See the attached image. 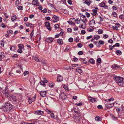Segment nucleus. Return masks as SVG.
Instances as JSON below:
<instances>
[{"mask_svg":"<svg viewBox=\"0 0 124 124\" xmlns=\"http://www.w3.org/2000/svg\"><path fill=\"white\" fill-rule=\"evenodd\" d=\"M33 34H34L33 30H32V31L31 32L30 34V36L31 37V39L32 38V37Z\"/></svg>","mask_w":124,"mask_h":124,"instance_id":"obj_51","label":"nucleus"},{"mask_svg":"<svg viewBox=\"0 0 124 124\" xmlns=\"http://www.w3.org/2000/svg\"><path fill=\"white\" fill-rule=\"evenodd\" d=\"M3 14L4 15V16L5 17V18H8V16H7L5 12H4L3 13Z\"/></svg>","mask_w":124,"mask_h":124,"instance_id":"obj_59","label":"nucleus"},{"mask_svg":"<svg viewBox=\"0 0 124 124\" xmlns=\"http://www.w3.org/2000/svg\"><path fill=\"white\" fill-rule=\"evenodd\" d=\"M93 24H95V21L93 19L91 20V23H89V25H90Z\"/></svg>","mask_w":124,"mask_h":124,"instance_id":"obj_35","label":"nucleus"},{"mask_svg":"<svg viewBox=\"0 0 124 124\" xmlns=\"http://www.w3.org/2000/svg\"><path fill=\"white\" fill-rule=\"evenodd\" d=\"M19 0H17L16 1V2H15V4L16 5H18L19 4Z\"/></svg>","mask_w":124,"mask_h":124,"instance_id":"obj_62","label":"nucleus"},{"mask_svg":"<svg viewBox=\"0 0 124 124\" xmlns=\"http://www.w3.org/2000/svg\"><path fill=\"white\" fill-rule=\"evenodd\" d=\"M46 91H41L39 93L40 96L42 97H44L46 95Z\"/></svg>","mask_w":124,"mask_h":124,"instance_id":"obj_16","label":"nucleus"},{"mask_svg":"<svg viewBox=\"0 0 124 124\" xmlns=\"http://www.w3.org/2000/svg\"><path fill=\"white\" fill-rule=\"evenodd\" d=\"M44 113V111L41 110L35 111L34 113V114L35 115L40 116L42 115Z\"/></svg>","mask_w":124,"mask_h":124,"instance_id":"obj_5","label":"nucleus"},{"mask_svg":"<svg viewBox=\"0 0 124 124\" xmlns=\"http://www.w3.org/2000/svg\"><path fill=\"white\" fill-rule=\"evenodd\" d=\"M67 31L69 33H71L72 32V30L71 28H69L67 29Z\"/></svg>","mask_w":124,"mask_h":124,"instance_id":"obj_44","label":"nucleus"},{"mask_svg":"<svg viewBox=\"0 0 124 124\" xmlns=\"http://www.w3.org/2000/svg\"><path fill=\"white\" fill-rule=\"evenodd\" d=\"M98 32L99 34H101L103 33V31L101 29H99L98 31Z\"/></svg>","mask_w":124,"mask_h":124,"instance_id":"obj_27","label":"nucleus"},{"mask_svg":"<svg viewBox=\"0 0 124 124\" xmlns=\"http://www.w3.org/2000/svg\"><path fill=\"white\" fill-rule=\"evenodd\" d=\"M55 85V84L54 83H50L49 84V86L51 88L53 87Z\"/></svg>","mask_w":124,"mask_h":124,"instance_id":"obj_32","label":"nucleus"},{"mask_svg":"<svg viewBox=\"0 0 124 124\" xmlns=\"http://www.w3.org/2000/svg\"><path fill=\"white\" fill-rule=\"evenodd\" d=\"M100 38V36L99 35H97L94 36V39H96V40H97L99 39Z\"/></svg>","mask_w":124,"mask_h":124,"instance_id":"obj_38","label":"nucleus"},{"mask_svg":"<svg viewBox=\"0 0 124 124\" xmlns=\"http://www.w3.org/2000/svg\"><path fill=\"white\" fill-rule=\"evenodd\" d=\"M104 43V42L102 40H100L98 42V44L99 45H103Z\"/></svg>","mask_w":124,"mask_h":124,"instance_id":"obj_34","label":"nucleus"},{"mask_svg":"<svg viewBox=\"0 0 124 124\" xmlns=\"http://www.w3.org/2000/svg\"><path fill=\"white\" fill-rule=\"evenodd\" d=\"M82 61L83 63L85 64H87L88 62H87L85 58L83 59L80 58Z\"/></svg>","mask_w":124,"mask_h":124,"instance_id":"obj_23","label":"nucleus"},{"mask_svg":"<svg viewBox=\"0 0 124 124\" xmlns=\"http://www.w3.org/2000/svg\"><path fill=\"white\" fill-rule=\"evenodd\" d=\"M119 67V66H118L117 65L115 64L112 66V68L113 69L115 70L117 69Z\"/></svg>","mask_w":124,"mask_h":124,"instance_id":"obj_20","label":"nucleus"},{"mask_svg":"<svg viewBox=\"0 0 124 124\" xmlns=\"http://www.w3.org/2000/svg\"><path fill=\"white\" fill-rule=\"evenodd\" d=\"M70 49V46H67L65 48V50H66L68 51V50H69Z\"/></svg>","mask_w":124,"mask_h":124,"instance_id":"obj_60","label":"nucleus"},{"mask_svg":"<svg viewBox=\"0 0 124 124\" xmlns=\"http://www.w3.org/2000/svg\"><path fill=\"white\" fill-rule=\"evenodd\" d=\"M75 113L77 114L79 116H80L81 115V114L79 112H78L77 111H75Z\"/></svg>","mask_w":124,"mask_h":124,"instance_id":"obj_57","label":"nucleus"},{"mask_svg":"<svg viewBox=\"0 0 124 124\" xmlns=\"http://www.w3.org/2000/svg\"><path fill=\"white\" fill-rule=\"evenodd\" d=\"M95 119L96 121H100V118L99 116L96 117H95Z\"/></svg>","mask_w":124,"mask_h":124,"instance_id":"obj_42","label":"nucleus"},{"mask_svg":"<svg viewBox=\"0 0 124 124\" xmlns=\"http://www.w3.org/2000/svg\"><path fill=\"white\" fill-rule=\"evenodd\" d=\"M120 25V24L118 23H116L115 24L114 26H112V28L114 30L118 31L119 30L118 28L119 27Z\"/></svg>","mask_w":124,"mask_h":124,"instance_id":"obj_7","label":"nucleus"},{"mask_svg":"<svg viewBox=\"0 0 124 124\" xmlns=\"http://www.w3.org/2000/svg\"><path fill=\"white\" fill-rule=\"evenodd\" d=\"M87 30L89 32L93 31V28L92 26H90L87 29Z\"/></svg>","mask_w":124,"mask_h":124,"instance_id":"obj_24","label":"nucleus"},{"mask_svg":"<svg viewBox=\"0 0 124 124\" xmlns=\"http://www.w3.org/2000/svg\"><path fill=\"white\" fill-rule=\"evenodd\" d=\"M16 19V15L13 16L11 17V20L12 21H14Z\"/></svg>","mask_w":124,"mask_h":124,"instance_id":"obj_29","label":"nucleus"},{"mask_svg":"<svg viewBox=\"0 0 124 124\" xmlns=\"http://www.w3.org/2000/svg\"><path fill=\"white\" fill-rule=\"evenodd\" d=\"M114 78L115 81L118 85L123 86L124 83V78L119 77H115Z\"/></svg>","mask_w":124,"mask_h":124,"instance_id":"obj_1","label":"nucleus"},{"mask_svg":"<svg viewBox=\"0 0 124 124\" xmlns=\"http://www.w3.org/2000/svg\"><path fill=\"white\" fill-rule=\"evenodd\" d=\"M116 53L118 55H120L121 54L122 52L120 50H117L116 51Z\"/></svg>","mask_w":124,"mask_h":124,"instance_id":"obj_30","label":"nucleus"},{"mask_svg":"<svg viewBox=\"0 0 124 124\" xmlns=\"http://www.w3.org/2000/svg\"><path fill=\"white\" fill-rule=\"evenodd\" d=\"M80 20L82 21L83 23H84L85 24L86 23V22H87V20L86 19V16H85L81 15L80 16Z\"/></svg>","mask_w":124,"mask_h":124,"instance_id":"obj_4","label":"nucleus"},{"mask_svg":"<svg viewBox=\"0 0 124 124\" xmlns=\"http://www.w3.org/2000/svg\"><path fill=\"white\" fill-rule=\"evenodd\" d=\"M68 40L69 42H72L73 41V39L72 38H70Z\"/></svg>","mask_w":124,"mask_h":124,"instance_id":"obj_54","label":"nucleus"},{"mask_svg":"<svg viewBox=\"0 0 124 124\" xmlns=\"http://www.w3.org/2000/svg\"><path fill=\"white\" fill-rule=\"evenodd\" d=\"M61 32H60V33H59V36H62V35L63 33L64 32V31L62 29H61Z\"/></svg>","mask_w":124,"mask_h":124,"instance_id":"obj_33","label":"nucleus"},{"mask_svg":"<svg viewBox=\"0 0 124 124\" xmlns=\"http://www.w3.org/2000/svg\"><path fill=\"white\" fill-rule=\"evenodd\" d=\"M81 33L83 34H85L86 32L84 30H82L81 31Z\"/></svg>","mask_w":124,"mask_h":124,"instance_id":"obj_63","label":"nucleus"},{"mask_svg":"<svg viewBox=\"0 0 124 124\" xmlns=\"http://www.w3.org/2000/svg\"><path fill=\"white\" fill-rule=\"evenodd\" d=\"M92 1H91V0H85V2H84V3H85L86 4L88 5V6H89V5L91 3H92Z\"/></svg>","mask_w":124,"mask_h":124,"instance_id":"obj_17","label":"nucleus"},{"mask_svg":"<svg viewBox=\"0 0 124 124\" xmlns=\"http://www.w3.org/2000/svg\"><path fill=\"white\" fill-rule=\"evenodd\" d=\"M63 88H64L66 90L68 91V87L65 85H64L63 86Z\"/></svg>","mask_w":124,"mask_h":124,"instance_id":"obj_39","label":"nucleus"},{"mask_svg":"<svg viewBox=\"0 0 124 124\" xmlns=\"http://www.w3.org/2000/svg\"><path fill=\"white\" fill-rule=\"evenodd\" d=\"M90 63L93 64L94 63V61L93 59H91L90 60Z\"/></svg>","mask_w":124,"mask_h":124,"instance_id":"obj_40","label":"nucleus"},{"mask_svg":"<svg viewBox=\"0 0 124 124\" xmlns=\"http://www.w3.org/2000/svg\"><path fill=\"white\" fill-rule=\"evenodd\" d=\"M74 21H75V19L74 18H71L67 22L70 24L74 26L75 25V23Z\"/></svg>","mask_w":124,"mask_h":124,"instance_id":"obj_3","label":"nucleus"},{"mask_svg":"<svg viewBox=\"0 0 124 124\" xmlns=\"http://www.w3.org/2000/svg\"><path fill=\"white\" fill-rule=\"evenodd\" d=\"M4 56V53L3 52L0 53V60H1Z\"/></svg>","mask_w":124,"mask_h":124,"instance_id":"obj_22","label":"nucleus"},{"mask_svg":"<svg viewBox=\"0 0 124 124\" xmlns=\"http://www.w3.org/2000/svg\"><path fill=\"white\" fill-rule=\"evenodd\" d=\"M50 116L52 118L54 119L55 118V117L54 116V114L53 113H51Z\"/></svg>","mask_w":124,"mask_h":124,"instance_id":"obj_43","label":"nucleus"},{"mask_svg":"<svg viewBox=\"0 0 124 124\" xmlns=\"http://www.w3.org/2000/svg\"><path fill=\"white\" fill-rule=\"evenodd\" d=\"M112 15L115 17H116L117 16V14L115 12H114L112 14Z\"/></svg>","mask_w":124,"mask_h":124,"instance_id":"obj_31","label":"nucleus"},{"mask_svg":"<svg viewBox=\"0 0 124 124\" xmlns=\"http://www.w3.org/2000/svg\"><path fill=\"white\" fill-rule=\"evenodd\" d=\"M11 101H13L16 102L18 101L17 102H18V100L17 97L16 96H12L11 97Z\"/></svg>","mask_w":124,"mask_h":124,"instance_id":"obj_9","label":"nucleus"},{"mask_svg":"<svg viewBox=\"0 0 124 124\" xmlns=\"http://www.w3.org/2000/svg\"><path fill=\"white\" fill-rule=\"evenodd\" d=\"M7 33L9 34H11L13 33V31L11 30H8L7 31Z\"/></svg>","mask_w":124,"mask_h":124,"instance_id":"obj_46","label":"nucleus"},{"mask_svg":"<svg viewBox=\"0 0 124 124\" xmlns=\"http://www.w3.org/2000/svg\"><path fill=\"white\" fill-rule=\"evenodd\" d=\"M76 71L80 73H81L82 72L81 69L79 68L76 69Z\"/></svg>","mask_w":124,"mask_h":124,"instance_id":"obj_26","label":"nucleus"},{"mask_svg":"<svg viewBox=\"0 0 124 124\" xmlns=\"http://www.w3.org/2000/svg\"><path fill=\"white\" fill-rule=\"evenodd\" d=\"M57 42L60 45L62 44H63V42L62 40L61 39H58L57 40Z\"/></svg>","mask_w":124,"mask_h":124,"instance_id":"obj_19","label":"nucleus"},{"mask_svg":"<svg viewBox=\"0 0 124 124\" xmlns=\"http://www.w3.org/2000/svg\"><path fill=\"white\" fill-rule=\"evenodd\" d=\"M89 100L90 102H94L96 101V100H95V98H90Z\"/></svg>","mask_w":124,"mask_h":124,"instance_id":"obj_25","label":"nucleus"},{"mask_svg":"<svg viewBox=\"0 0 124 124\" xmlns=\"http://www.w3.org/2000/svg\"><path fill=\"white\" fill-rule=\"evenodd\" d=\"M17 52L20 53H22L23 51L22 49L19 48L18 49Z\"/></svg>","mask_w":124,"mask_h":124,"instance_id":"obj_45","label":"nucleus"},{"mask_svg":"<svg viewBox=\"0 0 124 124\" xmlns=\"http://www.w3.org/2000/svg\"><path fill=\"white\" fill-rule=\"evenodd\" d=\"M44 83V82L43 81H41L40 82V84L41 85H42L44 86H45L46 85V84H45Z\"/></svg>","mask_w":124,"mask_h":124,"instance_id":"obj_50","label":"nucleus"},{"mask_svg":"<svg viewBox=\"0 0 124 124\" xmlns=\"http://www.w3.org/2000/svg\"><path fill=\"white\" fill-rule=\"evenodd\" d=\"M97 108L99 109H101L103 108L102 106L101 105H99L97 107Z\"/></svg>","mask_w":124,"mask_h":124,"instance_id":"obj_47","label":"nucleus"},{"mask_svg":"<svg viewBox=\"0 0 124 124\" xmlns=\"http://www.w3.org/2000/svg\"><path fill=\"white\" fill-rule=\"evenodd\" d=\"M108 37V35H107L105 34L103 36V38L105 39H106Z\"/></svg>","mask_w":124,"mask_h":124,"instance_id":"obj_58","label":"nucleus"},{"mask_svg":"<svg viewBox=\"0 0 124 124\" xmlns=\"http://www.w3.org/2000/svg\"><path fill=\"white\" fill-rule=\"evenodd\" d=\"M18 47L19 48H20L22 49H24V46L22 44H19L18 45Z\"/></svg>","mask_w":124,"mask_h":124,"instance_id":"obj_21","label":"nucleus"},{"mask_svg":"<svg viewBox=\"0 0 124 124\" xmlns=\"http://www.w3.org/2000/svg\"><path fill=\"white\" fill-rule=\"evenodd\" d=\"M12 105L9 103H6L3 107V109L4 112L10 111L12 108Z\"/></svg>","mask_w":124,"mask_h":124,"instance_id":"obj_2","label":"nucleus"},{"mask_svg":"<svg viewBox=\"0 0 124 124\" xmlns=\"http://www.w3.org/2000/svg\"><path fill=\"white\" fill-rule=\"evenodd\" d=\"M89 47L90 48H92L93 47V45L92 44H90L89 45Z\"/></svg>","mask_w":124,"mask_h":124,"instance_id":"obj_61","label":"nucleus"},{"mask_svg":"<svg viewBox=\"0 0 124 124\" xmlns=\"http://www.w3.org/2000/svg\"><path fill=\"white\" fill-rule=\"evenodd\" d=\"M32 4L33 5L37 6L39 5V3L38 0H33L32 1Z\"/></svg>","mask_w":124,"mask_h":124,"instance_id":"obj_12","label":"nucleus"},{"mask_svg":"<svg viewBox=\"0 0 124 124\" xmlns=\"http://www.w3.org/2000/svg\"><path fill=\"white\" fill-rule=\"evenodd\" d=\"M15 47L14 46H12L10 48V49L11 50L14 51L15 49Z\"/></svg>","mask_w":124,"mask_h":124,"instance_id":"obj_48","label":"nucleus"},{"mask_svg":"<svg viewBox=\"0 0 124 124\" xmlns=\"http://www.w3.org/2000/svg\"><path fill=\"white\" fill-rule=\"evenodd\" d=\"M93 12L91 13V14L93 16H96L97 15V9H93Z\"/></svg>","mask_w":124,"mask_h":124,"instance_id":"obj_18","label":"nucleus"},{"mask_svg":"<svg viewBox=\"0 0 124 124\" xmlns=\"http://www.w3.org/2000/svg\"><path fill=\"white\" fill-rule=\"evenodd\" d=\"M100 6L101 7L104 8L105 9L108 8V6L107 5H105L103 2H102L100 4Z\"/></svg>","mask_w":124,"mask_h":124,"instance_id":"obj_15","label":"nucleus"},{"mask_svg":"<svg viewBox=\"0 0 124 124\" xmlns=\"http://www.w3.org/2000/svg\"><path fill=\"white\" fill-rule=\"evenodd\" d=\"M85 14L86 16L87 17H89L90 16V14L88 12H86L85 13Z\"/></svg>","mask_w":124,"mask_h":124,"instance_id":"obj_56","label":"nucleus"},{"mask_svg":"<svg viewBox=\"0 0 124 124\" xmlns=\"http://www.w3.org/2000/svg\"><path fill=\"white\" fill-rule=\"evenodd\" d=\"M47 10L46 8H45L44 9L41 10V12H43L44 13H46L47 12Z\"/></svg>","mask_w":124,"mask_h":124,"instance_id":"obj_37","label":"nucleus"},{"mask_svg":"<svg viewBox=\"0 0 124 124\" xmlns=\"http://www.w3.org/2000/svg\"><path fill=\"white\" fill-rule=\"evenodd\" d=\"M52 19H53L55 21H54V20L53 22H55L59 21V18L57 16L54 15L52 17Z\"/></svg>","mask_w":124,"mask_h":124,"instance_id":"obj_14","label":"nucleus"},{"mask_svg":"<svg viewBox=\"0 0 124 124\" xmlns=\"http://www.w3.org/2000/svg\"><path fill=\"white\" fill-rule=\"evenodd\" d=\"M77 46L79 47H81L82 46V44L80 43H78L77 45Z\"/></svg>","mask_w":124,"mask_h":124,"instance_id":"obj_53","label":"nucleus"},{"mask_svg":"<svg viewBox=\"0 0 124 124\" xmlns=\"http://www.w3.org/2000/svg\"><path fill=\"white\" fill-rule=\"evenodd\" d=\"M83 104L82 102H80L78 103H76L75 104V105L76 106H82L83 105Z\"/></svg>","mask_w":124,"mask_h":124,"instance_id":"obj_41","label":"nucleus"},{"mask_svg":"<svg viewBox=\"0 0 124 124\" xmlns=\"http://www.w3.org/2000/svg\"><path fill=\"white\" fill-rule=\"evenodd\" d=\"M97 62L99 63H100L101 62V59L100 58H98L97 60Z\"/></svg>","mask_w":124,"mask_h":124,"instance_id":"obj_52","label":"nucleus"},{"mask_svg":"<svg viewBox=\"0 0 124 124\" xmlns=\"http://www.w3.org/2000/svg\"><path fill=\"white\" fill-rule=\"evenodd\" d=\"M67 2L69 4L71 5L72 4V1L71 0H68Z\"/></svg>","mask_w":124,"mask_h":124,"instance_id":"obj_64","label":"nucleus"},{"mask_svg":"<svg viewBox=\"0 0 124 124\" xmlns=\"http://www.w3.org/2000/svg\"><path fill=\"white\" fill-rule=\"evenodd\" d=\"M45 26L48 29L49 31L51 30V28L50 27V24L48 22H46L45 23Z\"/></svg>","mask_w":124,"mask_h":124,"instance_id":"obj_11","label":"nucleus"},{"mask_svg":"<svg viewBox=\"0 0 124 124\" xmlns=\"http://www.w3.org/2000/svg\"><path fill=\"white\" fill-rule=\"evenodd\" d=\"M41 62L43 64L46 65L47 64L46 61L44 59L41 60Z\"/></svg>","mask_w":124,"mask_h":124,"instance_id":"obj_28","label":"nucleus"},{"mask_svg":"<svg viewBox=\"0 0 124 124\" xmlns=\"http://www.w3.org/2000/svg\"><path fill=\"white\" fill-rule=\"evenodd\" d=\"M17 8L18 9L23 10V7L21 6H18L17 7Z\"/></svg>","mask_w":124,"mask_h":124,"instance_id":"obj_49","label":"nucleus"},{"mask_svg":"<svg viewBox=\"0 0 124 124\" xmlns=\"http://www.w3.org/2000/svg\"><path fill=\"white\" fill-rule=\"evenodd\" d=\"M60 97L61 99L63 100H65L67 98V96L64 94V93L63 92L62 93L60 96Z\"/></svg>","mask_w":124,"mask_h":124,"instance_id":"obj_10","label":"nucleus"},{"mask_svg":"<svg viewBox=\"0 0 124 124\" xmlns=\"http://www.w3.org/2000/svg\"><path fill=\"white\" fill-rule=\"evenodd\" d=\"M29 74V72L28 71H26L24 72L23 73V75L24 76H26V75L28 74Z\"/></svg>","mask_w":124,"mask_h":124,"instance_id":"obj_55","label":"nucleus"},{"mask_svg":"<svg viewBox=\"0 0 124 124\" xmlns=\"http://www.w3.org/2000/svg\"><path fill=\"white\" fill-rule=\"evenodd\" d=\"M63 78L61 76H58L57 77V81L58 82H60L63 80Z\"/></svg>","mask_w":124,"mask_h":124,"instance_id":"obj_13","label":"nucleus"},{"mask_svg":"<svg viewBox=\"0 0 124 124\" xmlns=\"http://www.w3.org/2000/svg\"><path fill=\"white\" fill-rule=\"evenodd\" d=\"M53 40V38L51 37H49L46 39L45 40V41L47 43H50L52 42Z\"/></svg>","mask_w":124,"mask_h":124,"instance_id":"obj_8","label":"nucleus"},{"mask_svg":"<svg viewBox=\"0 0 124 124\" xmlns=\"http://www.w3.org/2000/svg\"><path fill=\"white\" fill-rule=\"evenodd\" d=\"M34 59L37 62H39V60L37 56L36 57V56L35 57H34Z\"/></svg>","mask_w":124,"mask_h":124,"instance_id":"obj_36","label":"nucleus"},{"mask_svg":"<svg viewBox=\"0 0 124 124\" xmlns=\"http://www.w3.org/2000/svg\"><path fill=\"white\" fill-rule=\"evenodd\" d=\"M114 104V103L111 104L106 103L105 104V106L106 108L108 109L109 108H112L113 107Z\"/></svg>","mask_w":124,"mask_h":124,"instance_id":"obj_6","label":"nucleus"}]
</instances>
